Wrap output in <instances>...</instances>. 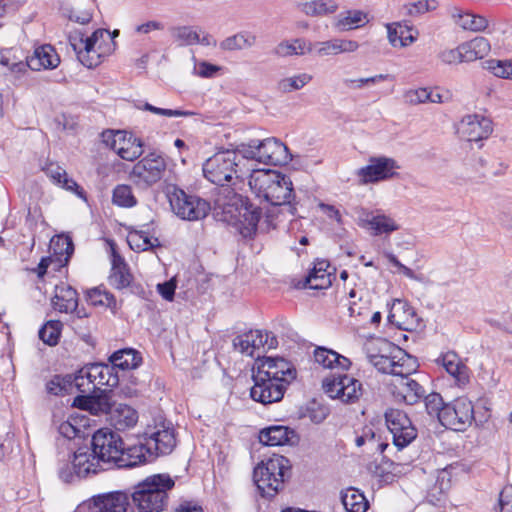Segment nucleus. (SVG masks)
<instances>
[{"label": "nucleus", "instance_id": "aec40b11", "mask_svg": "<svg viewBox=\"0 0 512 512\" xmlns=\"http://www.w3.org/2000/svg\"><path fill=\"white\" fill-rule=\"evenodd\" d=\"M60 63V58L55 49L49 45H42L34 50L32 56L26 57L25 61L14 63V69L26 70L27 68L40 71L41 69H54Z\"/></svg>", "mask_w": 512, "mask_h": 512}, {"label": "nucleus", "instance_id": "9d476101", "mask_svg": "<svg viewBox=\"0 0 512 512\" xmlns=\"http://www.w3.org/2000/svg\"><path fill=\"white\" fill-rule=\"evenodd\" d=\"M101 137L124 160L133 161L143 153L142 140L131 130H103Z\"/></svg>", "mask_w": 512, "mask_h": 512}, {"label": "nucleus", "instance_id": "20e7f679", "mask_svg": "<svg viewBox=\"0 0 512 512\" xmlns=\"http://www.w3.org/2000/svg\"><path fill=\"white\" fill-rule=\"evenodd\" d=\"M204 177L213 184L235 185V180H243L249 177L251 169L247 167L246 160L242 154L237 151H221L203 163Z\"/></svg>", "mask_w": 512, "mask_h": 512}, {"label": "nucleus", "instance_id": "2eb2a0df", "mask_svg": "<svg viewBox=\"0 0 512 512\" xmlns=\"http://www.w3.org/2000/svg\"><path fill=\"white\" fill-rule=\"evenodd\" d=\"M388 430L398 449L408 446L417 436V430L406 413L399 409H389L385 413Z\"/></svg>", "mask_w": 512, "mask_h": 512}, {"label": "nucleus", "instance_id": "79ce46f5", "mask_svg": "<svg viewBox=\"0 0 512 512\" xmlns=\"http://www.w3.org/2000/svg\"><path fill=\"white\" fill-rule=\"evenodd\" d=\"M366 18L367 15L360 10H349L345 14L339 15L335 26L341 31H349L360 27L361 22H367Z\"/></svg>", "mask_w": 512, "mask_h": 512}, {"label": "nucleus", "instance_id": "09e8293b", "mask_svg": "<svg viewBox=\"0 0 512 512\" xmlns=\"http://www.w3.org/2000/svg\"><path fill=\"white\" fill-rule=\"evenodd\" d=\"M312 80V75L301 73L293 77H288L278 82V89L283 93H289L293 90H299Z\"/></svg>", "mask_w": 512, "mask_h": 512}, {"label": "nucleus", "instance_id": "c9c22d12", "mask_svg": "<svg viewBox=\"0 0 512 512\" xmlns=\"http://www.w3.org/2000/svg\"><path fill=\"white\" fill-rule=\"evenodd\" d=\"M312 52L313 44L303 38H296L291 42L282 41L273 50V53L279 57L305 55Z\"/></svg>", "mask_w": 512, "mask_h": 512}, {"label": "nucleus", "instance_id": "cd10ccee", "mask_svg": "<svg viewBox=\"0 0 512 512\" xmlns=\"http://www.w3.org/2000/svg\"><path fill=\"white\" fill-rule=\"evenodd\" d=\"M107 420L118 431L133 428L138 422V413L131 406L114 401Z\"/></svg>", "mask_w": 512, "mask_h": 512}, {"label": "nucleus", "instance_id": "c85d7f7f", "mask_svg": "<svg viewBox=\"0 0 512 512\" xmlns=\"http://www.w3.org/2000/svg\"><path fill=\"white\" fill-rule=\"evenodd\" d=\"M330 264L325 259H317L313 269L305 278V287L314 290L327 289L332 284L333 273L328 271Z\"/></svg>", "mask_w": 512, "mask_h": 512}, {"label": "nucleus", "instance_id": "603ef678", "mask_svg": "<svg viewBox=\"0 0 512 512\" xmlns=\"http://www.w3.org/2000/svg\"><path fill=\"white\" fill-rule=\"evenodd\" d=\"M85 426L79 424L78 417H69L67 420L62 421L57 429L61 436L67 439H74L82 433V428Z\"/></svg>", "mask_w": 512, "mask_h": 512}, {"label": "nucleus", "instance_id": "dca6fc26", "mask_svg": "<svg viewBox=\"0 0 512 512\" xmlns=\"http://www.w3.org/2000/svg\"><path fill=\"white\" fill-rule=\"evenodd\" d=\"M399 165L393 158L380 156L371 157L368 165L357 171L361 184L377 183L393 178Z\"/></svg>", "mask_w": 512, "mask_h": 512}, {"label": "nucleus", "instance_id": "338daca9", "mask_svg": "<svg viewBox=\"0 0 512 512\" xmlns=\"http://www.w3.org/2000/svg\"><path fill=\"white\" fill-rule=\"evenodd\" d=\"M66 15L69 20L81 25L88 24L92 20V13L88 10L70 9L66 10Z\"/></svg>", "mask_w": 512, "mask_h": 512}, {"label": "nucleus", "instance_id": "49530a36", "mask_svg": "<svg viewBox=\"0 0 512 512\" xmlns=\"http://www.w3.org/2000/svg\"><path fill=\"white\" fill-rule=\"evenodd\" d=\"M458 24L465 30L481 32L488 27L489 22L482 15L464 13L459 15Z\"/></svg>", "mask_w": 512, "mask_h": 512}, {"label": "nucleus", "instance_id": "a878e982", "mask_svg": "<svg viewBox=\"0 0 512 512\" xmlns=\"http://www.w3.org/2000/svg\"><path fill=\"white\" fill-rule=\"evenodd\" d=\"M436 363L446 370L458 386H464L469 382V368L455 352L448 351L441 354L436 359Z\"/></svg>", "mask_w": 512, "mask_h": 512}, {"label": "nucleus", "instance_id": "f257e3e1", "mask_svg": "<svg viewBox=\"0 0 512 512\" xmlns=\"http://www.w3.org/2000/svg\"><path fill=\"white\" fill-rule=\"evenodd\" d=\"M249 187L258 198L273 206H284L293 215L291 203L295 197L289 176L274 170H253L249 174Z\"/></svg>", "mask_w": 512, "mask_h": 512}, {"label": "nucleus", "instance_id": "a211bd4d", "mask_svg": "<svg viewBox=\"0 0 512 512\" xmlns=\"http://www.w3.org/2000/svg\"><path fill=\"white\" fill-rule=\"evenodd\" d=\"M254 385L250 390V396L254 401L262 404H271L280 401L290 383L274 381L272 379L252 375Z\"/></svg>", "mask_w": 512, "mask_h": 512}, {"label": "nucleus", "instance_id": "a18cd8bd", "mask_svg": "<svg viewBox=\"0 0 512 512\" xmlns=\"http://www.w3.org/2000/svg\"><path fill=\"white\" fill-rule=\"evenodd\" d=\"M112 202L117 206L125 208H131L137 204L132 188L125 184L117 185L114 188Z\"/></svg>", "mask_w": 512, "mask_h": 512}, {"label": "nucleus", "instance_id": "6ab92c4d", "mask_svg": "<svg viewBox=\"0 0 512 512\" xmlns=\"http://www.w3.org/2000/svg\"><path fill=\"white\" fill-rule=\"evenodd\" d=\"M277 340L268 332L261 330H250L246 333L238 335L233 340V346L236 350L247 356H254V352L262 347L267 346L268 349L275 348Z\"/></svg>", "mask_w": 512, "mask_h": 512}, {"label": "nucleus", "instance_id": "0e129e2a", "mask_svg": "<svg viewBox=\"0 0 512 512\" xmlns=\"http://www.w3.org/2000/svg\"><path fill=\"white\" fill-rule=\"evenodd\" d=\"M44 171L47 174V176L50 177L52 181L57 185L61 184L62 180L67 175L66 170L56 163L47 164L44 168Z\"/></svg>", "mask_w": 512, "mask_h": 512}, {"label": "nucleus", "instance_id": "052dcab7", "mask_svg": "<svg viewBox=\"0 0 512 512\" xmlns=\"http://www.w3.org/2000/svg\"><path fill=\"white\" fill-rule=\"evenodd\" d=\"M461 124L465 126H475L479 128H491L493 122L490 118L481 114H469L462 118Z\"/></svg>", "mask_w": 512, "mask_h": 512}, {"label": "nucleus", "instance_id": "c03bdc74", "mask_svg": "<svg viewBox=\"0 0 512 512\" xmlns=\"http://www.w3.org/2000/svg\"><path fill=\"white\" fill-rule=\"evenodd\" d=\"M87 300L93 306H105L112 310L117 308V301L113 294L100 288H93L87 293Z\"/></svg>", "mask_w": 512, "mask_h": 512}, {"label": "nucleus", "instance_id": "6e6d98bb", "mask_svg": "<svg viewBox=\"0 0 512 512\" xmlns=\"http://www.w3.org/2000/svg\"><path fill=\"white\" fill-rule=\"evenodd\" d=\"M446 404L444 403L442 396L438 393H431L425 397V407L429 415L436 416L438 420H441V413Z\"/></svg>", "mask_w": 512, "mask_h": 512}, {"label": "nucleus", "instance_id": "473e14b6", "mask_svg": "<svg viewBox=\"0 0 512 512\" xmlns=\"http://www.w3.org/2000/svg\"><path fill=\"white\" fill-rule=\"evenodd\" d=\"M388 40L394 47H406L416 40L412 35V27L406 23L394 22L386 25Z\"/></svg>", "mask_w": 512, "mask_h": 512}, {"label": "nucleus", "instance_id": "13d9d810", "mask_svg": "<svg viewBox=\"0 0 512 512\" xmlns=\"http://www.w3.org/2000/svg\"><path fill=\"white\" fill-rule=\"evenodd\" d=\"M313 52H315L316 55H318L320 57L337 55L338 54L337 39L317 42V43L313 44Z\"/></svg>", "mask_w": 512, "mask_h": 512}, {"label": "nucleus", "instance_id": "69168bd1", "mask_svg": "<svg viewBox=\"0 0 512 512\" xmlns=\"http://www.w3.org/2000/svg\"><path fill=\"white\" fill-rule=\"evenodd\" d=\"M177 287V283L175 278H172L163 283H159L157 285V291L162 296L163 299L167 301H172L174 299L175 290Z\"/></svg>", "mask_w": 512, "mask_h": 512}, {"label": "nucleus", "instance_id": "7ed1b4c3", "mask_svg": "<svg viewBox=\"0 0 512 512\" xmlns=\"http://www.w3.org/2000/svg\"><path fill=\"white\" fill-rule=\"evenodd\" d=\"M175 479L169 474H153L134 486L132 503L138 512H163L170 501Z\"/></svg>", "mask_w": 512, "mask_h": 512}, {"label": "nucleus", "instance_id": "423d86ee", "mask_svg": "<svg viewBox=\"0 0 512 512\" xmlns=\"http://www.w3.org/2000/svg\"><path fill=\"white\" fill-rule=\"evenodd\" d=\"M290 469L289 460L281 455H273L261 461L253 472V480L264 497L275 496L284 486L286 473Z\"/></svg>", "mask_w": 512, "mask_h": 512}, {"label": "nucleus", "instance_id": "c756f323", "mask_svg": "<svg viewBox=\"0 0 512 512\" xmlns=\"http://www.w3.org/2000/svg\"><path fill=\"white\" fill-rule=\"evenodd\" d=\"M75 401L79 402V406L90 413L99 415L106 414L109 417L114 401L110 393L101 391L95 396L78 397Z\"/></svg>", "mask_w": 512, "mask_h": 512}, {"label": "nucleus", "instance_id": "f03ea898", "mask_svg": "<svg viewBox=\"0 0 512 512\" xmlns=\"http://www.w3.org/2000/svg\"><path fill=\"white\" fill-rule=\"evenodd\" d=\"M91 447L105 470L113 467H134L141 464L137 452H132L120 435L109 428L97 430L92 437Z\"/></svg>", "mask_w": 512, "mask_h": 512}, {"label": "nucleus", "instance_id": "412c9836", "mask_svg": "<svg viewBox=\"0 0 512 512\" xmlns=\"http://www.w3.org/2000/svg\"><path fill=\"white\" fill-rule=\"evenodd\" d=\"M133 279L134 277L124 259L113 252L112 267L109 275L110 285L119 290L130 288L131 292L144 295V288L139 284H135Z\"/></svg>", "mask_w": 512, "mask_h": 512}, {"label": "nucleus", "instance_id": "9b49d317", "mask_svg": "<svg viewBox=\"0 0 512 512\" xmlns=\"http://www.w3.org/2000/svg\"><path fill=\"white\" fill-rule=\"evenodd\" d=\"M372 365L379 372L390 374L393 378L403 373L412 374L418 369L417 360L396 345L388 353L379 356Z\"/></svg>", "mask_w": 512, "mask_h": 512}, {"label": "nucleus", "instance_id": "8fccbe9b", "mask_svg": "<svg viewBox=\"0 0 512 512\" xmlns=\"http://www.w3.org/2000/svg\"><path fill=\"white\" fill-rule=\"evenodd\" d=\"M484 68L499 78L512 79V62L507 60L489 59Z\"/></svg>", "mask_w": 512, "mask_h": 512}, {"label": "nucleus", "instance_id": "4468645a", "mask_svg": "<svg viewBox=\"0 0 512 512\" xmlns=\"http://www.w3.org/2000/svg\"><path fill=\"white\" fill-rule=\"evenodd\" d=\"M165 169L164 158L151 153L134 164L129 176L136 185L147 188L162 178Z\"/></svg>", "mask_w": 512, "mask_h": 512}, {"label": "nucleus", "instance_id": "ddd939ff", "mask_svg": "<svg viewBox=\"0 0 512 512\" xmlns=\"http://www.w3.org/2000/svg\"><path fill=\"white\" fill-rule=\"evenodd\" d=\"M253 375L266 380L292 383L296 378L297 371L294 365L283 357H258L253 368Z\"/></svg>", "mask_w": 512, "mask_h": 512}, {"label": "nucleus", "instance_id": "f8f14e48", "mask_svg": "<svg viewBox=\"0 0 512 512\" xmlns=\"http://www.w3.org/2000/svg\"><path fill=\"white\" fill-rule=\"evenodd\" d=\"M473 420L474 407L472 402L465 397H459L444 406L440 423L448 429L464 431L472 424Z\"/></svg>", "mask_w": 512, "mask_h": 512}, {"label": "nucleus", "instance_id": "37998d69", "mask_svg": "<svg viewBox=\"0 0 512 512\" xmlns=\"http://www.w3.org/2000/svg\"><path fill=\"white\" fill-rule=\"evenodd\" d=\"M130 247L137 251H146L160 245L157 238L149 237L143 231L131 232L128 236Z\"/></svg>", "mask_w": 512, "mask_h": 512}, {"label": "nucleus", "instance_id": "72a5a7b5", "mask_svg": "<svg viewBox=\"0 0 512 512\" xmlns=\"http://www.w3.org/2000/svg\"><path fill=\"white\" fill-rule=\"evenodd\" d=\"M113 370L119 368L121 370L136 369L142 363L140 353L131 348H125L114 352L110 357Z\"/></svg>", "mask_w": 512, "mask_h": 512}, {"label": "nucleus", "instance_id": "e433bc0d", "mask_svg": "<svg viewBox=\"0 0 512 512\" xmlns=\"http://www.w3.org/2000/svg\"><path fill=\"white\" fill-rule=\"evenodd\" d=\"M261 218V211L252 205L246 206L243 212L240 213L239 231L245 238H250L255 235L257 226Z\"/></svg>", "mask_w": 512, "mask_h": 512}, {"label": "nucleus", "instance_id": "ea45409f", "mask_svg": "<svg viewBox=\"0 0 512 512\" xmlns=\"http://www.w3.org/2000/svg\"><path fill=\"white\" fill-rule=\"evenodd\" d=\"M93 373L96 375L98 390L102 386L115 387L118 385V376L114 373L113 367L107 364L94 363Z\"/></svg>", "mask_w": 512, "mask_h": 512}, {"label": "nucleus", "instance_id": "0eeeda50", "mask_svg": "<svg viewBox=\"0 0 512 512\" xmlns=\"http://www.w3.org/2000/svg\"><path fill=\"white\" fill-rule=\"evenodd\" d=\"M238 152L246 160H255L267 165H285L291 161L292 156L287 146L277 138L270 137L263 140H251L238 145Z\"/></svg>", "mask_w": 512, "mask_h": 512}, {"label": "nucleus", "instance_id": "e2e57ef3", "mask_svg": "<svg viewBox=\"0 0 512 512\" xmlns=\"http://www.w3.org/2000/svg\"><path fill=\"white\" fill-rule=\"evenodd\" d=\"M389 77L387 74H379L368 78L361 79H346L344 81L345 85L350 88H358L361 89L366 84H375L380 81H384Z\"/></svg>", "mask_w": 512, "mask_h": 512}, {"label": "nucleus", "instance_id": "5fc2aeb1", "mask_svg": "<svg viewBox=\"0 0 512 512\" xmlns=\"http://www.w3.org/2000/svg\"><path fill=\"white\" fill-rule=\"evenodd\" d=\"M173 36L180 42V45H193L200 41L199 34L189 26L174 28Z\"/></svg>", "mask_w": 512, "mask_h": 512}, {"label": "nucleus", "instance_id": "4c0bfd02", "mask_svg": "<svg viewBox=\"0 0 512 512\" xmlns=\"http://www.w3.org/2000/svg\"><path fill=\"white\" fill-rule=\"evenodd\" d=\"M301 11L310 17H322L337 11L338 4L334 0H313L299 5Z\"/></svg>", "mask_w": 512, "mask_h": 512}, {"label": "nucleus", "instance_id": "2f4dec72", "mask_svg": "<svg viewBox=\"0 0 512 512\" xmlns=\"http://www.w3.org/2000/svg\"><path fill=\"white\" fill-rule=\"evenodd\" d=\"M314 359L316 363L329 369L340 368L342 370H347L351 365V361L348 358L324 347H318L315 349Z\"/></svg>", "mask_w": 512, "mask_h": 512}, {"label": "nucleus", "instance_id": "3c124183", "mask_svg": "<svg viewBox=\"0 0 512 512\" xmlns=\"http://www.w3.org/2000/svg\"><path fill=\"white\" fill-rule=\"evenodd\" d=\"M491 130H457V136L461 141L468 144L470 148H474L476 145L481 148L483 140H486L490 136Z\"/></svg>", "mask_w": 512, "mask_h": 512}, {"label": "nucleus", "instance_id": "f704fd0d", "mask_svg": "<svg viewBox=\"0 0 512 512\" xmlns=\"http://www.w3.org/2000/svg\"><path fill=\"white\" fill-rule=\"evenodd\" d=\"M257 37L249 31H240L234 35L226 37L219 44L223 51H238L249 49L256 44Z\"/></svg>", "mask_w": 512, "mask_h": 512}, {"label": "nucleus", "instance_id": "39448f33", "mask_svg": "<svg viewBox=\"0 0 512 512\" xmlns=\"http://www.w3.org/2000/svg\"><path fill=\"white\" fill-rule=\"evenodd\" d=\"M176 446V435L171 422L162 421L145 432V442L132 446L141 463L151 462L157 456L170 454Z\"/></svg>", "mask_w": 512, "mask_h": 512}, {"label": "nucleus", "instance_id": "bb28decb", "mask_svg": "<svg viewBox=\"0 0 512 512\" xmlns=\"http://www.w3.org/2000/svg\"><path fill=\"white\" fill-rule=\"evenodd\" d=\"M95 456L96 454L93 452L92 447H80L74 452L72 458L73 469H76V473L80 475L81 478L105 470L103 464H101Z\"/></svg>", "mask_w": 512, "mask_h": 512}, {"label": "nucleus", "instance_id": "b1692460", "mask_svg": "<svg viewBox=\"0 0 512 512\" xmlns=\"http://www.w3.org/2000/svg\"><path fill=\"white\" fill-rule=\"evenodd\" d=\"M388 321L406 331H412L419 326V318L415 310L406 301L400 299L393 301Z\"/></svg>", "mask_w": 512, "mask_h": 512}, {"label": "nucleus", "instance_id": "f3484780", "mask_svg": "<svg viewBox=\"0 0 512 512\" xmlns=\"http://www.w3.org/2000/svg\"><path fill=\"white\" fill-rule=\"evenodd\" d=\"M390 391L393 397L409 405L416 404L425 395L424 388L414 379L411 374L403 373L396 375L390 382Z\"/></svg>", "mask_w": 512, "mask_h": 512}, {"label": "nucleus", "instance_id": "4be33fe9", "mask_svg": "<svg viewBox=\"0 0 512 512\" xmlns=\"http://www.w3.org/2000/svg\"><path fill=\"white\" fill-rule=\"evenodd\" d=\"M358 224L362 228H370L374 235L389 234L399 229V225L390 216L376 211L375 213L365 208L357 211Z\"/></svg>", "mask_w": 512, "mask_h": 512}, {"label": "nucleus", "instance_id": "1a4fd4ad", "mask_svg": "<svg viewBox=\"0 0 512 512\" xmlns=\"http://www.w3.org/2000/svg\"><path fill=\"white\" fill-rule=\"evenodd\" d=\"M322 387L330 398L338 399L345 404H354L363 395L362 383L347 374L326 377Z\"/></svg>", "mask_w": 512, "mask_h": 512}, {"label": "nucleus", "instance_id": "bf43d9fd", "mask_svg": "<svg viewBox=\"0 0 512 512\" xmlns=\"http://www.w3.org/2000/svg\"><path fill=\"white\" fill-rule=\"evenodd\" d=\"M220 69L221 67L218 65L207 61H200L195 64L194 73L202 78H213Z\"/></svg>", "mask_w": 512, "mask_h": 512}, {"label": "nucleus", "instance_id": "de8ad7c7", "mask_svg": "<svg viewBox=\"0 0 512 512\" xmlns=\"http://www.w3.org/2000/svg\"><path fill=\"white\" fill-rule=\"evenodd\" d=\"M393 346L394 344L391 342L378 338L368 341L365 344L364 349L368 361L372 364L379 356H382L384 353H388Z\"/></svg>", "mask_w": 512, "mask_h": 512}, {"label": "nucleus", "instance_id": "774afa93", "mask_svg": "<svg viewBox=\"0 0 512 512\" xmlns=\"http://www.w3.org/2000/svg\"><path fill=\"white\" fill-rule=\"evenodd\" d=\"M499 512H512V486H506L500 492Z\"/></svg>", "mask_w": 512, "mask_h": 512}, {"label": "nucleus", "instance_id": "58836bf2", "mask_svg": "<svg viewBox=\"0 0 512 512\" xmlns=\"http://www.w3.org/2000/svg\"><path fill=\"white\" fill-rule=\"evenodd\" d=\"M341 501L346 512H366L369 507L364 494L354 488H349L342 493Z\"/></svg>", "mask_w": 512, "mask_h": 512}, {"label": "nucleus", "instance_id": "7c9ffc66", "mask_svg": "<svg viewBox=\"0 0 512 512\" xmlns=\"http://www.w3.org/2000/svg\"><path fill=\"white\" fill-rule=\"evenodd\" d=\"M294 437V431L282 425L269 426L259 433V441L267 446H282L290 443Z\"/></svg>", "mask_w": 512, "mask_h": 512}, {"label": "nucleus", "instance_id": "680f3d73", "mask_svg": "<svg viewBox=\"0 0 512 512\" xmlns=\"http://www.w3.org/2000/svg\"><path fill=\"white\" fill-rule=\"evenodd\" d=\"M59 478L65 483H72L76 479H80V475L76 473V469H73L72 460L63 462L58 468Z\"/></svg>", "mask_w": 512, "mask_h": 512}, {"label": "nucleus", "instance_id": "6e6552de", "mask_svg": "<svg viewBox=\"0 0 512 512\" xmlns=\"http://www.w3.org/2000/svg\"><path fill=\"white\" fill-rule=\"evenodd\" d=\"M166 194L173 212L183 220L197 221L205 218L211 205L205 199L187 194L175 185L166 187Z\"/></svg>", "mask_w": 512, "mask_h": 512}, {"label": "nucleus", "instance_id": "864d4df0", "mask_svg": "<svg viewBox=\"0 0 512 512\" xmlns=\"http://www.w3.org/2000/svg\"><path fill=\"white\" fill-rule=\"evenodd\" d=\"M79 62L89 68H95L102 62V55L95 48H83L77 54Z\"/></svg>", "mask_w": 512, "mask_h": 512}, {"label": "nucleus", "instance_id": "5701e85b", "mask_svg": "<svg viewBox=\"0 0 512 512\" xmlns=\"http://www.w3.org/2000/svg\"><path fill=\"white\" fill-rule=\"evenodd\" d=\"M51 304L53 308L60 313L75 312L78 318L87 316L84 310H77L78 293L66 283L55 286V294L51 299Z\"/></svg>", "mask_w": 512, "mask_h": 512}, {"label": "nucleus", "instance_id": "a19ab883", "mask_svg": "<svg viewBox=\"0 0 512 512\" xmlns=\"http://www.w3.org/2000/svg\"><path fill=\"white\" fill-rule=\"evenodd\" d=\"M63 324L59 320L47 321L39 330V338L48 346H55L58 344Z\"/></svg>", "mask_w": 512, "mask_h": 512}, {"label": "nucleus", "instance_id": "393cba45", "mask_svg": "<svg viewBox=\"0 0 512 512\" xmlns=\"http://www.w3.org/2000/svg\"><path fill=\"white\" fill-rule=\"evenodd\" d=\"M129 497L123 492H112L92 498L90 512H127Z\"/></svg>", "mask_w": 512, "mask_h": 512}, {"label": "nucleus", "instance_id": "4d7b16f0", "mask_svg": "<svg viewBox=\"0 0 512 512\" xmlns=\"http://www.w3.org/2000/svg\"><path fill=\"white\" fill-rule=\"evenodd\" d=\"M403 99L405 103L410 105L427 103L429 99V90L427 88L409 90L405 92Z\"/></svg>", "mask_w": 512, "mask_h": 512}]
</instances>
